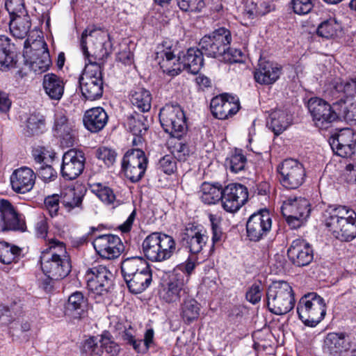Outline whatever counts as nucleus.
<instances>
[{
    "mask_svg": "<svg viewBox=\"0 0 356 356\" xmlns=\"http://www.w3.org/2000/svg\"><path fill=\"white\" fill-rule=\"evenodd\" d=\"M92 191L99 200L107 204H113L115 200V195L113 190L100 183L94 184L92 186Z\"/></svg>",
    "mask_w": 356,
    "mask_h": 356,
    "instance_id": "nucleus-52",
    "label": "nucleus"
},
{
    "mask_svg": "<svg viewBox=\"0 0 356 356\" xmlns=\"http://www.w3.org/2000/svg\"><path fill=\"white\" fill-rule=\"evenodd\" d=\"M108 116L102 107H94L87 110L83 117L85 128L91 133H97L106 125Z\"/></svg>",
    "mask_w": 356,
    "mask_h": 356,
    "instance_id": "nucleus-27",
    "label": "nucleus"
},
{
    "mask_svg": "<svg viewBox=\"0 0 356 356\" xmlns=\"http://www.w3.org/2000/svg\"><path fill=\"white\" fill-rule=\"evenodd\" d=\"M81 47L89 63L106 58L112 51L113 43L110 34L102 29L87 28L81 35Z\"/></svg>",
    "mask_w": 356,
    "mask_h": 356,
    "instance_id": "nucleus-3",
    "label": "nucleus"
},
{
    "mask_svg": "<svg viewBox=\"0 0 356 356\" xmlns=\"http://www.w3.org/2000/svg\"><path fill=\"white\" fill-rule=\"evenodd\" d=\"M333 93L341 94L340 99L344 97H353L356 94V81L351 79L346 82H337L333 88Z\"/></svg>",
    "mask_w": 356,
    "mask_h": 356,
    "instance_id": "nucleus-53",
    "label": "nucleus"
},
{
    "mask_svg": "<svg viewBox=\"0 0 356 356\" xmlns=\"http://www.w3.org/2000/svg\"><path fill=\"white\" fill-rule=\"evenodd\" d=\"M179 8L185 12H200L205 6L204 0H177Z\"/></svg>",
    "mask_w": 356,
    "mask_h": 356,
    "instance_id": "nucleus-56",
    "label": "nucleus"
},
{
    "mask_svg": "<svg viewBox=\"0 0 356 356\" xmlns=\"http://www.w3.org/2000/svg\"><path fill=\"white\" fill-rule=\"evenodd\" d=\"M86 157L83 152L76 149L66 152L62 159L60 174L66 180L76 179L83 171Z\"/></svg>",
    "mask_w": 356,
    "mask_h": 356,
    "instance_id": "nucleus-17",
    "label": "nucleus"
},
{
    "mask_svg": "<svg viewBox=\"0 0 356 356\" xmlns=\"http://www.w3.org/2000/svg\"><path fill=\"white\" fill-rule=\"evenodd\" d=\"M87 285L90 291L99 296L106 294L113 287V275L103 265H97L87 271Z\"/></svg>",
    "mask_w": 356,
    "mask_h": 356,
    "instance_id": "nucleus-12",
    "label": "nucleus"
},
{
    "mask_svg": "<svg viewBox=\"0 0 356 356\" xmlns=\"http://www.w3.org/2000/svg\"><path fill=\"white\" fill-rule=\"evenodd\" d=\"M281 211L291 229L301 227L311 212V204L305 197H289L284 202Z\"/></svg>",
    "mask_w": 356,
    "mask_h": 356,
    "instance_id": "nucleus-8",
    "label": "nucleus"
},
{
    "mask_svg": "<svg viewBox=\"0 0 356 356\" xmlns=\"http://www.w3.org/2000/svg\"><path fill=\"white\" fill-rule=\"evenodd\" d=\"M246 163V157L241 152H238L237 150L225 161L226 165L229 168L231 172L234 173H238L244 170Z\"/></svg>",
    "mask_w": 356,
    "mask_h": 356,
    "instance_id": "nucleus-51",
    "label": "nucleus"
},
{
    "mask_svg": "<svg viewBox=\"0 0 356 356\" xmlns=\"http://www.w3.org/2000/svg\"><path fill=\"white\" fill-rule=\"evenodd\" d=\"M331 147L335 153L341 157H349L352 156L356 146L342 144H334L332 142L330 143Z\"/></svg>",
    "mask_w": 356,
    "mask_h": 356,
    "instance_id": "nucleus-64",
    "label": "nucleus"
},
{
    "mask_svg": "<svg viewBox=\"0 0 356 356\" xmlns=\"http://www.w3.org/2000/svg\"><path fill=\"white\" fill-rule=\"evenodd\" d=\"M129 291L138 294L145 291L151 284L152 281V270H148L124 279Z\"/></svg>",
    "mask_w": 356,
    "mask_h": 356,
    "instance_id": "nucleus-36",
    "label": "nucleus"
},
{
    "mask_svg": "<svg viewBox=\"0 0 356 356\" xmlns=\"http://www.w3.org/2000/svg\"><path fill=\"white\" fill-rule=\"evenodd\" d=\"M86 189L82 186L68 187L63 191L60 202L67 212H79L83 210V200Z\"/></svg>",
    "mask_w": 356,
    "mask_h": 356,
    "instance_id": "nucleus-22",
    "label": "nucleus"
},
{
    "mask_svg": "<svg viewBox=\"0 0 356 356\" xmlns=\"http://www.w3.org/2000/svg\"><path fill=\"white\" fill-rule=\"evenodd\" d=\"M159 120L166 133L179 138L186 129L184 113L179 105L166 104L159 112Z\"/></svg>",
    "mask_w": 356,
    "mask_h": 356,
    "instance_id": "nucleus-10",
    "label": "nucleus"
},
{
    "mask_svg": "<svg viewBox=\"0 0 356 356\" xmlns=\"http://www.w3.org/2000/svg\"><path fill=\"white\" fill-rule=\"evenodd\" d=\"M14 63V53L12 51L10 40L0 35V70H6Z\"/></svg>",
    "mask_w": 356,
    "mask_h": 356,
    "instance_id": "nucleus-41",
    "label": "nucleus"
},
{
    "mask_svg": "<svg viewBox=\"0 0 356 356\" xmlns=\"http://www.w3.org/2000/svg\"><path fill=\"white\" fill-rule=\"evenodd\" d=\"M291 5L294 13L298 15H306L314 7L313 0H292Z\"/></svg>",
    "mask_w": 356,
    "mask_h": 356,
    "instance_id": "nucleus-59",
    "label": "nucleus"
},
{
    "mask_svg": "<svg viewBox=\"0 0 356 356\" xmlns=\"http://www.w3.org/2000/svg\"><path fill=\"white\" fill-rule=\"evenodd\" d=\"M5 7L10 15V19L18 18L20 20L21 17L27 15L24 0H6Z\"/></svg>",
    "mask_w": 356,
    "mask_h": 356,
    "instance_id": "nucleus-49",
    "label": "nucleus"
},
{
    "mask_svg": "<svg viewBox=\"0 0 356 356\" xmlns=\"http://www.w3.org/2000/svg\"><path fill=\"white\" fill-rule=\"evenodd\" d=\"M10 179L12 189L15 193L25 194L33 188L35 175L31 168L22 167L14 170Z\"/></svg>",
    "mask_w": 356,
    "mask_h": 356,
    "instance_id": "nucleus-21",
    "label": "nucleus"
},
{
    "mask_svg": "<svg viewBox=\"0 0 356 356\" xmlns=\"http://www.w3.org/2000/svg\"><path fill=\"white\" fill-rule=\"evenodd\" d=\"M325 226L337 239L350 241L356 237V213L345 206L330 205L324 212Z\"/></svg>",
    "mask_w": 356,
    "mask_h": 356,
    "instance_id": "nucleus-1",
    "label": "nucleus"
},
{
    "mask_svg": "<svg viewBox=\"0 0 356 356\" xmlns=\"http://www.w3.org/2000/svg\"><path fill=\"white\" fill-rule=\"evenodd\" d=\"M340 29V24L334 19L330 18L322 22L318 26L316 33L321 38L332 39L337 35Z\"/></svg>",
    "mask_w": 356,
    "mask_h": 356,
    "instance_id": "nucleus-46",
    "label": "nucleus"
},
{
    "mask_svg": "<svg viewBox=\"0 0 356 356\" xmlns=\"http://www.w3.org/2000/svg\"><path fill=\"white\" fill-rule=\"evenodd\" d=\"M102 353L104 350L111 356H116L120 350V346L111 339V335L108 332H104L100 337Z\"/></svg>",
    "mask_w": 356,
    "mask_h": 356,
    "instance_id": "nucleus-54",
    "label": "nucleus"
},
{
    "mask_svg": "<svg viewBox=\"0 0 356 356\" xmlns=\"http://www.w3.org/2000/svg\"><path fill=\"white\" fill-rule=\"evenodd\" d=\"M44 128V117L40 114H31L26 120L24 134L26 136L38 135L42 133Z\"/></svg>",
    "mask_w": 356,
    "mask_h": 356,
    "instance_id": "nucleus-44",
    "label": "nucleus"
},
{
    "mask_svg": "<svg viewBox=\"0 0 356 356\" xmlns=\"http://www.w3.org/2000/svg\"><path fill=\"white\" fill-rule=\"evenodd\" d=\"M31 58L32 67L38 68L40 72H45L51 64V58L47 45L44 40H40L31 45Z\"/></svg>",
    "mask_w": 356,
    "mask_h": 356,
    "instance_id": "nucleus-29",
    "label": "nucleus"
},
{
    "mask_svg": "<svg viewBox=\"0 0 356 356\" xmlns=\"http://www.w3.org/2000/svg\"><path fill=\"white\" fill-rule=\"evenodd\" d=\"M287 255L291 262L298 267L309 265L314 259L312 246L302 239L292 241L287 250Z\"/></svg>",
    "mask_w": 356,
    "mask_h": 356,
    "instance_id": "nucleus-20",
    "label": "nucleus"
},
{
    "mask_svg": "<svg viewBox=\"0 0 356 356\" xmlns=\"http://www.w3.org/2000/svg\"><path fill=\"white\" fill-rule=\"evenodd\" d=\"M172 156L179 161H185L190 154V149L186 144L181 142H177L172 149Z\"/></svg>",
    "mask_w": 356,
    "mask_h": 356,
    "instance_id": "nucleus-61",
    "label": "nucleus"
},
{
    "mask_svg": "<svg viewBox=\"0 0 356 356\" xmlns=\"http://www.w3.org/2000/svg\"><path fill=\"white\" fill-rule=\"evenodd\" d=\"M281 70L277 63L261 61L255 70L254 79L260 84H272L279 79Z\"/></svg>",
    "mask_w": 356,
    "mask_h": 356,
    "instance_id": "nucleus-30",
    "label": "nucleus"
},
{
    "mask_svg": "<svg viewBox=\"0 0 356 356\" xmlns=\"http://www.w3.org/2000/svg\"><path fill=\"white\" fill-rule=\"evenodd\" d=\"M22 250L15 245H11L7 242H0V261L5 264L16 262Z\"/></svg>",
    "mask_w": 356,
    "mask_h": 356,
    "instance_id": "nucleus-45",
    "label": "nucleus"
},
{
    "mask_svg": "<svg viewBox=\"0 0 356 356\" xmlns=\"http://www.w3.org/2000/svg\"><path fill=\"white\" fill-rule=\"evenodd\" d=\"M82 95L86 99L93 101L103 94L102 68L99 63L89 59L83 72L79 79Z\"/></svg>",
    "mask_w": 356,
    "mask_h": 356,
    "instance_id": "nucleus-6",
    "label": "nucleus"
},
{
    "mask_svg": "<svg viewBox=\"0 0 356 356\" xmlns=\"http://www.w3.org/2000/svg\"><path fill=\"white\" fill-rule=\"evenodd\" d=\"M266 299L268 310L276 315L287 314L295 305L292 287L284 281L273 282L267 289Z\"/></svg>",
    "mask_w": 356,
    "mask_h": 356,
    "instance_id": "nucleus-5",
    "label": "nucleus"
},
{
    "mask_svg": "<svg viewBox=\"0 0 356 356\" xmlns=\"http://www.w3.org/2000/svg\"><path fill=\"white\" fill-rule=\"evenodd\" d=\"M272 228V218L269 211L261 209L252 214L246 223L247 236L254 242L266 237Z\"/></svg>",
    "mask_w": 356,
    "mask_h": 356,
    "instance_id": "nucleus-15",
    "label": "nucleus"
},
{
    "mask_svg": "<svg viewBox=\"0 0 356 356\" xmlns=\"http://www.w3.org/2000/svg\"><path fill=\"white\" fill-rule=\"evenodd\" d=\"M200 307L198 302L192 298H184L181 305V316L184 321L191 323L199 316Z\"/></svg>",
    "mask_w": 356,
    "mask_h": 356,
    "instance_id": "nucleus-43",
    "label": "nucleus"
},
{
    "mask_svg": "<svg viewBox=\"0 0 356 356\" xmlns=\"http://www.w3.org/2000/svg\"><path fill=\"white\" fill-rule=\"evenodd\" d=\"M325 348L330 354H337L346 351L350 348V339L344 332H331L324 340Z\"/></svg>",
    "mask_w": 356,
    "mask_h": 356,
    "instance_id": "nucleus-33",
    "label": "nucleus"
},
{
    "mask_svg": "<svg viewBox=\"0 0 356 356\" xmlns=\"http://www.w3.org/2000/svg\"><path fill=\"white\" fill-rule=\"evenodd\" d=\"M292 123V115L285 110L271 111L267 118L266 126L275 136L284 131Z\"/></svg>",
    "mask_w": 356,
    "mask_h": 356,
    "instance_id": "nucleus-31",
    "label": "nucleus"
},
{
    "mask_svg": "<svg viewBox=\"0 0 356 356\" xmlns=\"http://www.w3.org/2000/svg\"><path fill=\"white\" fill-rule=\"evenodd\" d=\"M148 270H150L149 264L142 257H128L121 264V271L124 280Z\"/></svg>",
    "mask_w": 356,
    "mask_h": 356,
    "instance_id": "nucleus-35",
    "label": "nucleus"
},
{
    "mask_svg": "<svg viewBox=\"0 0 356 356\" xmlns=\"http://www.w3.org/2000/svg\"><path fill=\"white\" fill-rule=\"evenodd\" d=\"M244 56V54L241 49L229 48L228 46L225 53H223L221 56L220 60L228 63H243Z\"/></svg>",
    "mask_w": 356,
    "mask_h": 356,
    "instance_id": "nucleus-57",
    "label": "nucleus"
},
{
    "mask_svg": "<svg viewBox=\"0 0 356 356\" xmlns=\"http://www.w3.org/2000/svg\"><path fill=\"white\" fill-rule=\"evenodd\" d=\"M146 258L152 262H163L171 258L176 251L172 236L161 232L149 234L142 243Z\"/></svg>",
    "mask_w": 356,
    "mask_h": 356,
    "instance_id": "nucleus-4",
    "label": "nucleus"
},
{
    "mask_svg": "<svg viewBox=\"0 0 356 356\" xmlns=\"http://www.w3.org/2000/svg\"><path fill=\"white\" fill-rule=\"evenodd\" d=\"M209 218L212 232V246L211 251H213L215 246L220 245L223 240L224 233L221 228L222 218L216 214H209Z\"/></svg>",
    "mask_w": 356,
    "mask_h": 356,
    "instance_id": "nucleus-48",
    "label": "nucleus"
},
{
    "mask_svg": "<svg viewBox=\"0 0 356 356\" xmlns=\"http://www.w3.org/2000/svg\"><path fill=\"white\" fill-rule=\"evenodd\" d=\"M337 120H343L348 123H356V103L348 102L341 97L334 103Z\"/></svg>",
    "mask_w": 356,
    "mask_h": 356,
    "instance_id": "nucleus-40",
    "label": "nucleus"
},
{
    "mask_svg": "<svg viewBox=\"0 0 356 356\" xmlns=\"http://www.w3.org/2000/svg\"><path fill=\"white\" fill-rule=\"evenodd\" d=\"M158 166L164 173L171 175L177 169L175 159L171 155H165L159 160Z\"/></svg>",
    "mask_w": 356,
    "mask_h": 356,
    "instance_id": "nucleus-58",
    "label": "nucleus"
},
{
    "mask_svg": "<svg viewBox=\"0 0 356 356\" xmlns=\"http://www.w3.org/2000/svg\"><path fill=\"white\" fill-rule=\"evenodd\" d=\"M29 16L21 17V19H10L9 23L10 32L17 38H24L29 31L31 22Z\"/></svg>",
    "mask_w": 356,
    "mask_h": 356,
    "instance_id": "nucleus-47",
    "label": "nucleus"
},
{
    "mask_svg": "<svg viewBox=\"0 0 356 356\" xmlns=\"http://www.w3.org/2000/svg\"><path fill=\"white\" fill-rule=\"evenodd\" d=\"M88 299L80 291L72 293L65 305V315L74 319H81L88 312Z\"/></svg>",
    "mask_w": 356,
    "mask_h": 356,
    "instance_id": "nucleus-26",
    "label": "nucleus"
},
{
    "mask_svg": "<svg viewBox=\"0 0 356 356\" xmlns=\"http://www.w3.org/2000/svg\"><path fill=\"white\" fill-rule=\"evenodd\" d=\"M54 135L61 140L65 145L72 146L74 141V135L72 125L63 111H57L54 115L53 127Z\"/></svg>",
    "mask_w": 356,
    "mask_h": 356,
    "instance_id": "nucleus-25",
    "label": "nucleus"
},
{
    "mask_svg": "<svg viewBox=\"0 0 356 356\" xmlns=\"http://www.w3.org/2000/svg\"><path fill=\"white\" fill-rule=\"evenodd\" d=\"M129 125L133 135L137 136L133 139V143L137 145V142L141 141V136L147 131V119L143 115L136 114L131 118Z\"/></svg>",
    "mask_w": 356,
    "mask_h": 356,
    "instance_id": "nucleus-42",
    "label": "nucleus"
},
{
    "mask_svg": "<svg viewBox=\"0 0 356 356\" xmlns=\"http://www.w3.org/2000/svg\"><path fill=\"white\" fill-rule=\"evenodd\" d=\"M222 188L219 184L204 182L200 188V197L207 204H215L221 201Z\"/></svg>",
    "mask_w": 356,
    "mask_h": 356,
    "instance_id": "nucleus-38",
    "label": "nucleus"
},
{
    "mask_svg": "<svg viewBox=\"0 0 356 356\" xmlns=\"http://www.w3.org/2000/svg\"><path fill=\"white\" fill-rule=\"evenodd\" d=\"M280 181L283 186L289 189H296L301 186L306 176L303 165L297 160L289 159L284 160L278 167Z\"/></svg>",
    "mask_w": 356,
    "mask_h": 356,
    "instance_id": "nucleus-14",
    "label": "nucleus"
},
{
    "mask_svg": "<svg viewBox=\"0 0 356 356\" xmlns=\"http://www.w3.org/2000/svg\"><path fill=\"white\" fill-rule=\"evenodd\" d=\"M59 202L60 197L57 194L49 195L44 199V206L51 217L58 214Z\"/></svg>",
    "mask_w": 356,
    "mask_h": 356,
    "instance_id": "nucleus-63",
    "label": "nucleus"
},
{
    "mask_svg": "<svg viewBox=\"0 0 356 356\" xmlns=\"http://www.w3.org/2000/svg\"><path fill=\"white\" fill-rule=\"evenodd\" d=\"M299 318L306 325L314 327L326 314L324 299L316 293H308L299 300L297 306Z\"/></svg>",
    "mask_w": 356,
    "mask_h": 356,
    "instance_id": "nucleus-7",
    "label": "nucleus"
},
{
    "mask_svg": "<svg viewBox=\"0 0 356 356\" xmlns=\"http://www.w3.org/2000/svg\"><path fill=\"white\" fill-rule=\"evenodd\" d=\"M203 55L200 49L189 48L182 56H179L181 67L193 74H197L204 65Z\"/></svg>",
    "mask_w": 356,
    "mask_h": 356,
    "instance_id": "nucleus-32",
    "label": "nucleus"
},
{
    "mask_svg": "<svg viewBox=\"0 0 356 356\" xmlns=\"http://www.w3.org/2000/svg\"><path fill=\"white\" fill-rule=\"evenodd\" d=\"M97 156L99 160H102L106 165L109 166L115 162L116 153L111 149L102 147L97 149Z\"/></svg>",
    "mask_w": 356,
    "mask_h": 356,
    "instance_id": "nucleus-62",
    "label": "nucleus"
},
{
    "mask_svg": "<svg viewBox=\"0 0 356 356\" xmlns=\"http://www.w3.org/2000/svg\"><path fill=\"white\" fill-rule=\"evenodd\" d=\"M42 87L45 94L52 100H60L64 93L63 80L54 74H47L43 77Z\"/></svg>",
    "mask_w": 356,
    "mask_h": 356,
    "instance_id": "nucleus-34",
    "label": "nucleus"
},
{
    "mask_svg": "<svg viewBox=\"0 0 356 356\" xmlns=\"http://www.w3.org/2000/svg\"><path fill=\"white\" fill-rule=\"evenodd\" d=\"M308 110L316 127L326 129L337 120L334 103L330 105L321 98L312 97L307 103Z\"/></svg>",
    "mask_w": 356,
    "mask_h": 356,
    "instance_id": "nucleus-13",
    "label": "nucleus"
},
{
    "mask_svg": "<svg viewBox=\"0 0 356 356\" xmlns=\"http://www.w3.org/2000/svg\"><path fill=\"white\" fill-rule=\"evenodd\" d=\"M262 296V286L260 282H255L248 289L246 292V300L253 305L260 302Z\"/></svg>",
    "mask_w": 356,
    "mask_h": 356,
    "instance_id": "nucleus-60",
    "label": "nucleus"
},
{
    "mask_svg": "<svg viewBox=\"0 0 356 356\" xmlns=\"http://www.w3.org/2000/svg\"><path fill=\"white\" fill-rule=\"evenodd\" d=\"M156 60L163 73L171 76L178 75L182 70L179 56L177 58L170 49H162L156 53Z\"/></svg>",
    "mask_w": 356,
    "mask_h": 356,
    "instance_id": "nucleus-28",
    "label": "nucleus"
},
{
    "mask_svg": "<svg viewBox=\"0 0 356 356\" xmlns=\"http://www.w3.org/2000/svg\"><path fill=\"white\" fill-rule=\"evenodd\" d=\"M148 159L138 148L128 150L122 161V168L126 177L132 183L139 181L145 175Z\"/></svg>",
    "mask_w": 356,
    "mask_h": 356,
    "instance_id": "nucleus-11",
    "label": "nucleus"
},
{
    "mask_svg": "<svg viewBox=\"0 0 356 356\" xmlns=\"http://www.w3.org/2000/svg\"><path fill=\"white\" fill-rule=\"evenodd\" d=\"M49 252H43L40 257L42 270L45 275L61 280L70 273L72 268L65 245L58 240L52 239L49 241Z\"/></svg>",
    "mask_w": 356,
    "mask_h": 356,
    "instance_id": "nucleus-2",
    "label": "nucleus"
},
{
    "mask_svg": "<svg viewBox=\"0 0 356 356\" xmlns=\"http://www.w3.org/2000/svg\"><path fill=\"white\" fill-rule=\"evenodd\" d=\"M232 41L230 31L220 27L211 34L204 35L200 41L199 46L204 55L211 58H221Z\"/></svg>",
    "mask_w": 356,
    "mask_h": 356,
    "instance_id": "nucleus-9",
    "label": "nucleus"
},
{
    "mask_svg": "<svg viewBox=\"0 0 356 356\" xmlns=\"http://www.w3.org/2000/svg\"><path fill=\"white\" fill-rule=\"evenodd\" d=\"M208 238L206 232L197 231L186 234L183 241L190 253L196 255L202 252L207 243Z\"/></svg>",
    "mask_w": 356,
    "mask_h": 356,
    "instance_id": "nucleus-37",
    "label": "nucleus"
},
{
    "mask_svg": "<svg viewBox=\"0 0 356 356\" xmlns=\"http://www.w3.org/2000/svg\"><path fill=\"white\" fill-rule=\"evenodd\" d=\"M210 108L215 118L225 120L233 116L239 111V100L228 94L220 95L211 99Z\"/></svg>",
    "mask_w": 356,
    "mask_h": 356,
    "instance_id": "nucleus-19",
    "label": "nucleus"
},
{
    "mask_svg": "<svg viewBox=\"0 0 356 356\" xmlns=\"http://www.w3.org/2000/svg\"><path fill=\"white\" fill-rule=\"evenodd\" d=\"M81 350L90 356H102V346H101L100 339L97 337H90L81 344Z\"/></svg>",
    "mask_w": 356,
    "mask_h": 356,
    "instance_id": "nucleus-50",
    "label": "nucleus"
},
{
    "mask_svg": "<svg viewBox=\"0 0 356 356\" xmlns=\"http://www.w3.org/2000/svg\"><path fill=\"white\" fill-rule=\"evenodd\" d=\"M188 288L185 285L184 277L181 274H175L170 280L167 286L163 289L160 295L166 302L171 303L185 297Z\"/></svg>",
    "mask_w": 356,
    "mask_h": 356,
    "instance_id": "nucleus-23",
    "label": "nucleus"
},
{
    "mask_svg": "<svg viewBox=\"0 0 356 356\" xmlns=\"http://www.w3.org/2000/svg\"><path fill=\"white\" fill-rule=\"evenodd\" d=\"M0 213L3 222V231L24 230V221L9 201L6 200L0 201Z\"/></svg>",
    "mask_w": 356,
    "mask_h": 356,
    "instance_id": "nucleus-24",
    "label": "nucleus"
},
{
    "mask_svg": "<svg viewBox=\"0 0 356 356\" xmlns=\"http://www.w3.org/2000/svg\"><path fill=\"white\" fill-rule=\"evenodd\" d=\"M247 188L241 184H229L222 191L221 204L225 211L234 213L248 200Z\"/></svg>",
    "mask_w": 356,
    "mask_h": 356,
    "instance_id": "nucleus-16",
    "label": "nucleus"
},
{
    "mask_svg": "<svg viewBox=\"0 0 356 356\" xmlns=\"http://www.w3.org/2000/svg\"><path fill=\"white\" fill-rule=\"evenodd\" d=\"M334 144H342L356 146V134L350 129H346L339 132L332 141Z\"/></svg>",
    "mask_w": 356,
    "mask_h": 356,
    "instance_id": "nucleus-55",
    "label": "nucleus"
},
{
    "mask_svg": "<svg viewBox=\"0 0 356 356\" xmlns=\"http://www.w3.org/2000/svg\"><path fill=\"white\" fill-rule=\"evenodd\" d=\"M92 245L101 257L108 260L118 258L124 250L121 239L114 234L99 235L95 238Z\"/></svg>",
    "mask_w": 356,
    "mask_h": 356,
    "instance_id": "nucleus-18",
    "label": "nucleus"
},
{
    "mask_svg": "<svg viewBox=\"0 0 356 356\" xmlns=\"http://www.w3.org/2000/svg\"><path fill=\"white\" fill-rule=\"evenodd\" d=\"M132 105L140 112H147L151 108L152 95L149 90L143 88H138L130 94Z\"/></svg>",
    "mask_w": 356,
    "mask_h": 356,
    "instance_id": "nucleus-39",
    "label": "nucleus"
}]
</instances>
